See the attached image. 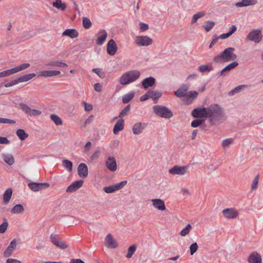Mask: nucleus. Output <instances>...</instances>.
Returning a JSON list of instances; mask_svg holds the SVG:
<instances>
[{"label":"nucleus","mask_w":263,"mask_h":263,"mask_svg":"<svg viewBox=\"0 0 263 263\" xmlns=\"http://www.w3.org/2000/svg\"><path fill=\"white\" fill-rule=\"evenodd\" d=\"M208 117L212 124L222 123L226 119L223 109L217 104L209 107Z\"/></svg>","instance_id":"obj_1"},{"label":"nucleus","mask_w":263,"mask_h":263,"mask_svg":"<svg viewBox=\"0 0 263 263\" xmlns=\"http://www.w3.org/2000/svg\"><path fill=\"white\" fill-rule=\"evenodd\" d=\"M235 49L233 47H228L225 49L219 54L215 56L213 61L216 63L228 62L233 61L237 58V55L234 53Z\"/></svg>","instance_id":"obj_2"},{"label":"nucleus","mask_w":263,"mask_h":263,"mask_svg":"<svg viewBox=\"0 0 263 263\" xmlns=\"http://www.w3.org/2000/svg\"><path fill=\"white\" fill-rule=\"evenodd\" d=\"M140 72L138 70H131L124 73L120 78L119 82L123 85H127L139 78Z\"/></svg>","instance_id":"obj_3"},{"label":"nucleus","mask_w":263,"mask_h":263,"mask_svg":"<svg viewBox=\"0 0 263 263\" xmlns=\"http://www.w3.org/2000/svg\"><path fill=\"white\" fill-rule=\"evenodd\" d=\"M154 112L158 116L162 118L169 119L173 114L172 111L164 106L155 105L153 107Z\"/></svg>","instance_id":"obj_4"},{"label":"nucleus","mask_w":263,"mask_h":263,"mask_svg":"<svg viewBox=\"0 0 263 263\" xmlns=\"http://www.w3.org/2000/svg\"><path fill=\"white\" fill-rule=\"evenodd\" d=\"M134 43L138 46H148L153 43L152 39L148 36H136Z\"/></svg>","instance_id":"obj_5"},{"label":"nucleus","mask_w":263,"mask_h":263,"mask_svg":"<svg viewBox=\"0 0 263 263\" xmlns=\"http://www.w3.org/2000/svg\"><path fill=\"white\" fill-rule=\"evenodd\" d=\"M20 106L21 109L26 114L30 117H36L42 114V111L38 109H32L26 104L21 103Z\"/></svg>","instance_id":"obj_6"},{"label":"nucleus","mask_w":263,"mask_h":263,"mask_svg":"<svg viewBox=\"0 0 263 263\" xmlns=\"http://www.w3.org/2000/svg\"><path fill=\"white\" fill-rule=\"evenodd\" d=\"M52 243L57 247L61 249H65L68 248V245L55 234H51L50 236Z\"/></svg>","instance_id":"obj_7"},{"label":"nucleus","mask_w":263,"mask_h":263,"mask_svg":"<svg viewBox=\"0 0 263 263\" xmlns=\"http://www.w3.org/2000/svg\"><path fill=\"white\" fill-rule=\"evenodd\" d=\"M127 183V181L125 180L108 186H105L103 191L106 193H112L122 189Z\"/></svg>","instance_id":"obj_8"},{"label":"nucleus","mask_w":263,"mask_h":263,"mask_svg":"<svg viewBox=\"0 0 263 263\" xmlns=\"http://www.w3.org/2000/svg\"><path fill=\"white\" fill-rule=\"evenodd\" d=\"M222 214L226 219H234L239 215L238 211L233 208H227L223 210Z\"/></svg>","instance_id":"obj_9"},{"label":"nucleus","mask_w":263,"mask_h":263,"mask_svg":"<svg viewBox=\"0 0 263 263\" xmlns=\"http://www.w3.org/2000/svg\"><path fill=\"white\" fill-rule=\"evenodd\" d=\"M262 34L260 30H254L251 31L247 36V40L252 41L256 43L260 42L262 39Z\"/></svg>","instance_id":"obj_10"},{"label":"nucleus","mask_w":263,"mask_h":263,"mask_svg":"<svg viewBox=\"0 0 263 263\" xmlns=\"http://www.w3.org/2000/svg\"><path fill=\"white\" fill-rule=\"evenodd\" d=\"M209 107L197 108L192 111V115L195 118H208Z\"/></svg>","instance_id":"obj_11"},{"label":"nucleus","mask_w":263,"mask_h":263,"mask_svg":"<svg viewBox=\"0 0 263 263\" xmlns=\"http://www.w3.org/2000/svg\"><path fill=\"white\" fill-rule=\"evenodd\" d=\"M188 166L175 165L169 170V173L172 175H184L186 173Z\"/></svg>","instance_id":"obj_12"},{"label":"nucleus","mask_w":263,"mask_h":263,"mask_svg":"<svg viewBox=\"0 0 263 263\" xmlns=\"http://www.w3.org/2000/svg\"><path fill=\"white\" fill-rule=\"evenodd\" d=\"M50 186L47 182H31L28 184L29 187L33 192H38L42 189H47Z\"/></svg>","instance_id":"obj_13"},{"label":"nucleus","mask_w":263,"mask_h":263,"mask_svg":"<svg viewBox=\"0 0 263 263\" xmlns=\"http://www.w3.org/2000/svg\"><path fill=\"white\" fill-rule=\"evenodd\" d=\"M105 165L108 170L111 172H115L117 169V161L114 157L109 156L107 158Z\"/></svg>","instance_id":"obj_14"},{"label":"nucleus","mask_w":263,"mask_h":263,"mask_svg":"<svg viewBox=\"0 0 263 263\" xmlns=\"http://www.w3.org/2000/svg\"><path fill=\"white\" fill-rule=\"evenodd\" d=\"M152 206L156 209L160 211L166 210L164 201L159 198L152 199L151 200Z\"/></svg>","instance_id":"obj_15"},{"label":"nucleus","mask_w":263,"mask_h":263,"mask_svg":"<svg viewBox=\"0 0 263 263\" xmlns=\"http://www.w3.org/2000/svg\"><path fill=\"white\" fill-rule=\"evenodd\" d=\"M105 245L108 248H116L118 243L110 234H108L105 238Z\"/></svg>","instance_id":"obj_16"},{"label":"nucleus","mask_w":263,"mask_h":263,"mask_svg":"<svg viewBox=\"0 0 263 263\" xmlns=\"http://www.w3.org/2000/svg\"><path fill=\"white\" fill-rule=\"evenodd\" d=\"M117 46L113 39L110 40L107 44V52L108 54L114 55L117 51Z\"/></svg>","instance_id":"obj_17"},{"label":"nucleus","mask_w":263,"mask_h":263,"mask_svg":"<svg viewBox=\"0 0 263 263\" xmlns=\"http://www.w3.org/2000/svg\"><path fill=\"white\" fill-rule=\"evenodd\" d=\"M108 34L105 30H101L97 34V40H96V44L98 45H102L107 37Z\"/></svg>","instance_id":"obj_18"},{"label":"nucleus","mask_w":263,"mask_h":263,"mask_svg":"<svg viewBox=\"0 0 263 263\" xmlns=\"http://www.w3.org/2000/svg\"><path fill=\"white\" fill-rule=\"evenodd\" d=\"M83 182V180H79L73 182L67 187L66 192L71 193L77 191L82 186Z\"/></svg>","instance_id":"obj_19"},{"label":"nucleus","mask_w":263,"mask_h":263,"mask_svg":"<svg viewBox=\"0 0 263 263\" xmlns=\"http://www.w3.org/2000/svg\"><path fill=\"white\" fill-rule=\"evenodd\" d=\"M78 173L81 177H86L88 175V170L86 164L81 163L78 167Z\"/></svg>","instance_id":"obj_20"},{"label":"nucleus","mask_w":263,"mask_h":263,"mask_svg":"<svg viewBox=\"0 0 263 263\" xmlns=\"http://www.w3.org/2000/svg\"><path fill=\"white\" fill-rule=\"evenodd\" d=\"M59 70H44L39 72L37 74L39 77H52L60 74Z\"/></svg>","instance_id":"obj_21"},{"label":"nucleus","mask_w":263,"mask_h":263,"mask_svg":"<svg viewBox=\"0 0 263 263\" xmlns=\"http://www.w3.org/2000/svg\"><path fill=\"white\" fill-rule=\"evenodd\" d=\"M146 124L138 122L135 124L132 128V131L135 135H139L141 134L144 128L145 127Z\"/></svg>","instance_id":"obj_22"},{"label":"nucleus","mask_w":263,"mask_h":263,"mask_svg":"<svg viewBox=\"0 0 263 263\" xmlns=\"http://www.w3.org/2000/svg\"><path fill=\"white\" fill-rule=\"evenodd\" d=\"M16 243L15 239H13L11 242L10 245L7 247L6 250L3 253V256L5 257L10 256L12 253L13 252L16 248Z\"/></svg>","instance_id":"obj_23"},{"label":"nucleus","mask_w":263,"mask_h":263,"mask_svg":"<svg viewBox=\"0 0 263 263\" xmlns=\"http://www.w3.org/2000/svg\"><path fill=\"white\" fill-rule=\"evenodd\" d=\"M257 3V0H242L240 2L236 3L235 6L237 7H248L254 6Z\"/></svg>","instance_id":"obj_24"},{"label":"nucleus","mask_w":263,"mask_h":263,"mask_svg":"<svg viewBox=\"0 0 263 263\" xmlns=\"http://www.w3.org/2000/svg\"><path fill=\"white\" fill-rule=\"evenodd\" d=\"M260 255L257 253H253L250 254L248 258L249 263H261Z\"/></svg>","instance_id":"obj_25"},{"label":"nucleus","mask_w":263,"mask_h":263,"mask_svg":"<svg viewBox=\"0 0 263 263\" xmlns=\"http://www.w3.org/2000/svg\"><path fill=\"white\" fill-rule=\"evenodd\" d=\"M238 65V63L237 61H234L227 66H226L220 72L221 76H224L227 72L233 69Z\"/></svg>","instance_id":"obj_26"},{"label":"nucleus","mask_w":263,"mask_h":263,"mask_svg":"<svg viewBox=\"0 0 263 263\" xmlns=\"http://www.w3.org/2000/svg\"><path fill=\"white\" fill-rule=\"evenodd\" d=\"M78 35V32L74 29H67L62 33L63 36H68L72 39L77 37Z\"/></svg>","instance_id":"obj_27"},{"label":"nucleus","mask_w":263,"mask_h":263,"mask_svg":"<svg viewBox=\"0 0 263 263\" xmlns=\"http://www.w3.org/2000/svg\"><path fill=\"white\" fill-rule=\"evenodd\" d=\"M35 76H36L35 74L33 73L26 74L22 76L18 77V78L16 79L17 84L19 83H23V82H27V81L31 80L33 78H34Z\"/></svg>","instance_id":"obj_28"},{"label":"nucleus","mask_w":263,"mask_h":263,"mask_svg":"<svg viewBox=\"0 0 263 263\" xmlns=\"http://www.w3.org/2000/svg\"><path fill=\"white\" fill-rule=\"evenodd\" d=\"M124 128V120L120 119L114 125L113 133L114 134H117L119 131H121Z\"/></svg>","instance_id":"obj_29"},{"label":"nucleus","mask_w":263,"mask_h":263,"mask_svg":"<svg viewBox=\"0 0 263 263\" xmlns=\"http://www.w3.org/2000/svg\"><path fill=\"white\" fill-rule=\"evenodd\" d=\"M30 65L29 63H23L22 64L18 65L15 67L11 68V71L13 74L28 68L30 66Z\"/></svg>","instance_id":"obj_30"},{"label":"nucleus","mask_w":263,"mask_h":263,"mask_svg":"<svg viewBox=\"0 0 263 263\" xmlns=\"http://www.w3.org/2000/svg\"><path fill=\"white\" fill-rule=\"evenodd\" d=\"M155 82V79L153 77H149L145 79L142 82V85L144 88H147L153 86Z\"/></svg>","instance_id":"obj_31"},{"label":"nucleus","mask_w":263,"mask_h":263,"mask_svg":"<svg viewBox=\"0 0 263 263\" xmlns=\"http://www.w3.org/2000/svg\"><path fill=\"white\" fill-rule=\"evenodd\" d=\"M53 7L61 11L65 10L66 8V5L65 3H63L61 0H55L52 3Z\"/></svg>","instance_id":"obj_32"},{"label":"nucleus","mask_w":263,"mask_h":263,"mask_svg":"<svg viewBox=\"0 0 263 263\" xmlns=\"http://www.w3.org/2000/svg\"><path fill=\"white\" fill-rule=\"evenodd\" d=\"M12 195V190L11 188H9L6 190L3 195V202L5 204H7Z\"/></svg>","instance_id":"obj_33"},{"label":"nucleus","mask_w":263,"mask_h":263,"mask_svg":"<svg viewBox=\"0 0 263 263\" xmlns=\"http://www.w3.org/2000/svg\"><path fill=\"white\" fill-rule=\"evenodd\" d=\"M189 89V87L187 86H183L176 90L175 92V95L179 98L184 97L186 96V93Z\"/></svg>","instance_id":"obj_34"},{"label":"nucleus","mask_w":263,"mask_h":263,"mask_svg":"<svg viewBox=\"0 0 263 263\" xmlns=\"http://www.w3.org/2000/svg\"><path fill=\"white\" fill-rule=\"evenodd\" d=\"M198 92L196 91H191L184 98V101L188 104L192 103L193 100L197 97Z\"/></svg>","instance_id":"obj_35"},{"label":"nucleus","mask_w":263,"mask_h":263,"mask_svg":"<svg viewBox=\"0 0 263 263\" xmlns=\"http://www.w3.org/2000/svg\"><path fill=\"white\" fill-rule=\"evenodd\" d=\"M2 157L4 161L9 165H11L14 163V158L11 154H3Z\"/></svg>","instance_id":"obj_36"},{"label":"nucleus","mask_w":263,"mask_h":263,"mask_svg":"<svg viewBox=\"0 0 263 263\" xmlns=\"http://www.w3.org/2000/svg\"><path fill=\"white\" fill-rule=\"evenodd\" d=\"M24 208L22 204H17L14 205L11 210L10 212L12 214H20L23 213Z\"/></svg>","instance_id":"obj_37"},{"label":"nucleus","mask_w":263,"mask_h":263,"mask_svg":"<svg viewBox=\"0 0 263 263\" xmlns=\"http://www.w3.org/2000/svg\"><path fill=\"white\" fill-rule=\"evenodd\" d=\"M51 120L56 125H61L63 124V121L61 118L55 114H51L50 116Z\"/></svg>","instance_id":"obj_38"},{"label":"nucleus","mask_w":263,"mask_h":263,"mask_svg":"<svg viewBox=\"0 0 263 263\" xmlns=\"http://www.w3.org/2000/svg\"><path fill=\"white\" fill-rule=\"evenodd\" d=\"M16 134L21 140H24L28 137V135L22 129H17L16 132Z\"/></svg>","instance_id":"obj_39"},{"label":"nucleus","mask_w":263,"mask_h":263,"mask_svg":"<svg viewBox=\"0 0 263 263\" xmlns=\"http://www.w3.org/2000/svg\"><path fill=\"white\" fill-rule=\"evenodd\" d=\"M47 65L51 66V67H67V64L59 62V61H52L49 63H48Z\"/></svg>","instance_id":"obj_40"},{"label":"nucleus","mask_w":263,"mask_h":263,"mask_svg":"<svg viewBox=\"0 0 263 263\" xmlns=\"http://www.w3.org/2000/svg\"><path fill=\"white\" fill-rule=\"evenodd\" d=\"M148 91L150 98H152L154 100H157L162 96V93L157 90H149Z\"/></svg>","instance_id":"obj_41"},{"label":"nucleus","mask_w":263,"mask_h":263,"mask_svg":"<svg viewBox=\"0 0 263 263\" xmlns=\"http://www.w3.org/2000/svg\"><path fill=\"white\" fill-rule=\"evenodd\" d=\"M205 14V12L203 11H200L196 14H195L193 16V18L191 21V24H193L195 23L198 18L204 16Z\"/></svg>","instance_id":"obj_42"},{"label":"nucleus","mask_w":263,"mask_h":263,"mask_svg":"<svg viewBox=\"0 0 263 263\" xmlns=\"http://www.w3.org/2000/svg\"><path fill=\"white\" fill-rule=\"evenodd\" d=\"M134 96L135 93L133 92L125 95L122 98L123 103H127L133 98Z\"/></svg>","instance_id":"obj_43"},{"label":"nucleus","mask_w":263,"mask_h":263,"mask_svg":"<svg viewBox=\"0 0 263 263\" xmlns=\"http://www.w3.org/2000/svg\"><path fill=\"white\" fill-rule=\"evenodd\" d=\"M136 246L135 245H133L131 246H130L128 249V252L126 254V257L127 258H130L132 257L133 255L134 254L136 250Z\"/></svg>","instance_id":"obj_44"},{"label":"nucleus","mask_w":263,"mask_h":263,"mask_svg":"<svg viewBox=\"0 0 263 263\" xmlns=\"http://www.w3.org/2000/svg\"><path fill=\"white\" fill-rule=\"evenodd\" d=\"M192 229V226L190 224H188L185 228L183 229L179 233L180 235L181 236L184 237L186 235L189 234L191 230Z\"/></svg>","instance_id":"obj_45"},{"label":"nucleus","mask_w":263,"mask_h":263,"mask_svg":"<svg viewBox=\"0 0 263 263\" xmlns=\"http://www.w3.org/2000/svg\"><path fill=\"white\" fill-rule=\"evenodd\" d=\"M92 23L89 18L87 17H83V26L86 29H88L91 26Z\"/></svg>","instance_id":"obj_46"},{"label":"nucleus","mask_w":263,"mask_h":263,"mask_svg":"<svg viewBox=\"0 0 263 263\" xmlns=\"http://www.w3.org/2000/svg\"><path fill=\"white\" fill-rule=\"evenodd\" d=\"M214 25L215 22L209 21L205 23V24L203 26V27L207 32H209L212 29Z\"/></svg>","instance_id":"obj_47"},{"label":"nucleus","mask_w":263,"mask_h":263,"mask_svg":"<svg viewBox=\"0 0 263 263\" xmlns=\"http://www.w3.org/2000/svg\"><path fill=\"white\" fill-rule=\"evenodd\" d=\"M63 166L66 168L68 171L71 172L72 169V163L68 160H64L63 161Z\"/></svg>","instance_id":"obj_48"},{"label":"nucleus","mask_w":263,"mask_h":263,"mask_svg":"<svg viewBox=\"0 0 263 263\" xmlns=\"http://www.w3.org/2000/svg\"><path fill=\"white\" fill-rule=\"evenodd\" d=\"M129 110L130 105H128L120 112L118 117L120 119H122L123 117H125L128 114Z\"/></svg>","instance_id":"obj_49"},{"label":"nucleus","mask_w":263,"mask_h":263,"mask_svg":"<svg viewBox=\"0 0 263 263\" xmlns=\"http://www.w3.org/2000/svg\"><path fill=\"white\" fill-rule=\"evenodd\" d=\"M259 175H257L255 176L254 179H253L252 184H251V190L254 191L257 188V185L259 182Z\"/></svg>","instance_id":"obj_50"},{"label":"nucleus","mask_w":263,"mask_h":263,"mask_svg":"<svg viewBox=\"0 0 263 263\" xmlns=\"http://www.w3.org/2000/svg\"><path fill=\"white\" fill-rule=\"evenodd\" d=\"M233 140L232 138H228L223 140L222 142V146L223 148L229 147L233 143Z\"/></svg>","instance_id":"obj_51"},{"label":"nucleus","mask_w":263,"mask_h":263,"mask_svg":"<svg viewBox=\"0 0 263 263\" xmlns=\"http://www.w3.org/2000/svg\"><path fill=\"white\" fill-rule=\"evenodd\" d=\"M198 249V245L197 242L193 243L190 247V254L191 255L194 254V253L197 251Z\"/></svg>","instance_id":"obj_52"},{"label":"nucleus","mask_w":263,"mask_h":263,"mask_svg":"<svg viewBox=\"0 0 263 263\" xmlns=\"http://www.w3.org/2000/svg\"><path fill=\"white\" fill-rule=\"evenodd\" d=\"M212 69V67L211 66H208L206 65H202L199 67V70L201 72L210 71Z\"/></svg>","instance_id":"obj_53"},{"label":"nucleus","mask_w":263,"mask_h":263,"mask_svg":"<svg viewBox=\"0 0 263 263\" xmlns=\"http://www.w3.org/2000/svg\"><path fill=\"white\" fill-rule=\"evenodd\" d=\"M16 122L15 120L0 117V123L14 124Z\"/></svg>","instance_id":"obj_54"},{"label":"nucleus","mask_w":263,"mask_h":263,"mask_svg":"<svg viewBox=\"0 0 263 263\" xmlns=\"http://www.w3.org/2000/svg\"><path fill=\"white\" fill-rule=\"evenodd\" d=\"M246 87V86L245 85H239L237 87H236V88H235L234 89H233V90H232L229 92V95L231 96H233L234 94H235L236 92H238L241 89H242L243 88H245Z\"/></svg>","instance_id":"obj_55"},{"label":"nucleus","mask_w":263,"mask_h":263,"mask_svg":"<svg viewBox=\"0 0 263 263\" xmlns=\"http://www.w3.org/2000/svg\"><path fill=\"white\" fill-rule=\"evenodd\" d=\"M8 227V223L6 221H4L0 225V233H4Z\"/></svg>","instance_id":"obj_56"},{"label":"nucleus","mask_w":263,"mask_h":263,"mask_svg":"<svg viewBox=\"0 0 263 263\" xmlns=\"http://www.w3.org/2000/svg\"><path fill=\"white\" fill-rule=\"evenodd\" d=\"M12 74L11 69L0 72V78L8 77Z\"/></svg>","instance_id":"obj_57"},{"label":"nucleus","mask_w":263,"mask_h":263,"mask_svg":"<svg viewBox=\"0 0 263 263\" xmlns=\"http://www.w3.org/2000/svg\"><path fill=\"white\" fill-rule=\"evenodd\" d=\"M203 122V120L201 119H197L193 121L191 123V126L193 127H196L199 126Z\"/></svg>","instance_id":"obj_58"},{"label":"nucleus","mask_w":263,"mask_h":263,"mask_svg":"<svg viewBox=\"0 0 263 263\" xmlns=\"http://www.w3.org/2000/svg\"><path fill=\"white\" fill-rule=\"evenodd\" d=\"M140 32H143L148 29L149 27L147 24L140 23L139 24Z\"/></svg>","instance_id":"obj_59"},{"label":"nucleus","mask_w":263,"mask_h":263,"mask_svg":"<svg viewBox=\"0 0 263 263\" xmlns=\"http://www.w3.org/2000/svg\"><path fill=\"white\" fill-rule=\"evenodd\" d=\"M17 84V83L16 80V79H15L9 82L6 83L5 84V86L6 87L8 88V87H10L13 86Z\"/></svg>","instance_id":"obj_60"},{"label":"nucleus","mask_w":263,"mask_h":263,"mask_svg":"<svg viewBox=\"0 0 263 263\" xmlns=\"http://www.w3.org/2000/svg\"><path fill=\"white\" fill-rule=\"evenodd\" d=\"M10 142V140H8L7 137L0 136V144H8Z\"/></svg>","instance_id":"obj_61"},{"label":"nucleus","mask_w":263,"mask_h":263,"mask_svg":"<svg viewBox=\"0 0 263 263\" xmlns=\"http://www.w3.org/2000/svg\"><path fill=\"white\" fill-rule=\"evenodd\" d=\"M84 109H85V111H89L92 109L93 107H92V104L87 103L85 102H84Z\"/></svg>","instance_id":"obj_62"},{"label":"nucleus","mask_w":263,"mask_h":263,"mask_svg":"<svg viewBox=\"0 0 263 263\" xmlns=\"http://www.w3.org/2000/svg\"><path fill=\"white\" fill-rule=\"evenodd\" d=\"M100 154V152L99 151H96L92 154V155L90 157V159L91 160H93L95 159H97L99 158Z\"/></svg>","instance_id":"obj_63"},{"label":"nucleus","mask_w":263,"mask_h":263,"mask_svg":"<svg viewBox=\"0 0 263 263\" xmlns=\"http://www.w3.org/2000/svg\"><path fill=\"white\" fill-rule=\"evenodd\" d=\"M6 263H21V262L16 259L9 258L6 260Z\"/></svg>","instance_id":"obj_64"}]
</instances>
